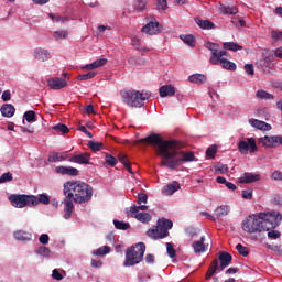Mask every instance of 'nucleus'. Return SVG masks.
<instances>
[{
  "label": "nucleus",
  "instance_id": "nucleus-42",
  "mask_svg": "<svg viewBox=\"0 0 282 282\" xmlns=\"http://www.w3.org/2000/svg\"><path fill=\"white\" fill-rule=\"evenodd\" d=\"M105 160L109 166H116L118 164V159L111 154H106Z\"/></svg>",
  "mask_w": 282,
  "mask_h": 282
},
{
  "label": "nucleus",
  "instance_id": "nucleus-39",
  "mask_svg": "<svg viewBox=\"0 0 282 282\" xmlns=\"http://www.w3.org/2000/svg\"><path fill=\"white\" fill-rule=\"evenodd\" d=\"M36 254H40L41 257H50L52 254V251L48 247H40L36 249Z\"/></svg>",
  "mask_w": 282,
  "mask_h": 282
},
{
  "label": "nucleus",
  "instance_id": "nucleus-40",
  "mask_svg": "<svg viewBox=\"0 0 282 282\" xmlns=\"http://www.w3.org/2000/svg\"><path fill=\"white\" fill-rule=\"evenodd\" d=\"M98 73L96 72H89L87 74L79 75L77 77V80H91V78H96Z\"/></svg>",
  "mask_w": 282,
  "mask_h": 282
},
{
  "label": "nucleus",
  "instance_id": "nucleus-45",
  "mask_svg": "<svg viewBox=\"0 0 282 282\" xmlns=\"http://www.w3.org/2000/svg\"><path fill=\"white\" fill-rule=\"evenodd\" d=\"M67 35H68L67 31L62 30V31H55L53 36L55 41H62V39H67Z\"/></svg>",
  "mask_w": 282,
  "mask_h": 282
},
{
  "label": "nucleus",
  "instance_id": "nucleus-33",
  "mask_svg": "<svg viewBox=\"0 0 282 282\" xmlns=\"http://www.w3.org/2000/svg\"><path fill=\"white\" fill-rule=\"evenodd\" d=\"M0 111L4 118H12L14 116L17 109L14 107H1Z\"/></svg>",
  "mask_w": 282,
  "mask_h": 282
},
{
  "label": "nucleus",
  "instance_id": "nucleus-44",
  "mask_svg": "<svg viewBox=\"0 0 282 282\" xmlns=\"http://www.w3.org/2000/svg\"><path fill=\"white\" fill-rule=\"evenodd\" d=\"M88 147L91 149V151H100L104 147L102 142H96V141H89Z\"/></svg>",
  "mask_w": 282,
  "mask_h": 282
},
{
  "label": "nucleus",
  "instance_id": "nucleus-19",
  "mask_svg": "<svg viewBox=\"0 0 282 282\" xmlns=\"http://www.w3.org/2000/svg\"><path fill=\"white\" fill-rule=\"evenodd\" d=\"M180 188H181L180 183L177 181H174V182L163 186L162 194L166 195V196H171L174 193H177V191H180Z\"/></svg>",
  "mask_w": 282,
  "mask_h": 282
},
{
  "label": "nucleus",
  "instance_id": "nucleus-51",
  "mask_svg": "<svg viewBox=\"0 0 282 282\" xmlns=\"http://www.w3.org/2000/svg\"><path fill=\"white\" fill-rule=\"evenodd\" d=\"M268 237H269V239H280L281 238V232L279 230L270 229L268 231Z\"/></svg>",
  "mask_w": 282,
  "mask_h": 282
},
{
  "label": "nucleus",
  "instance_id": "nucleus-6",
  "mask_svg": "<svg viewBox=\"0 0 282 282\" xmlns=\"http://www.w3.org/2000/svg\"><path fill=\"white\" fill-rule=\"evenodd\" d=\"M122 98L126 105L130 107H144V101L151 99V91L126 90L122 93Z\"/></svg>",
  "mask_w": 282,
  "mask_h": 282
},
{
  "label": "nucleus",
  "instance_id": "nucleus-52",
  "mask_svg": "<svg viewBox=\"0 0 282 282\" xmlns=\"http://www.w3.org/2000/svg\"><path fill=\"white\" fill-rule=\"evenodd\" d=\"M147 8V2L144 0H137L134 2V10H144Z\"/></svg>",
  "mask_w": 282,
  "mask_h": 282
},
{
  "label": "nucleus",
  "instance_id": "nucleus-37",
  "mask_svg": "<svg viewBox=\"0 0 282 282\" xmlns=\"http://www.w3.org/2000/svg\"><path fill=\"white\" fill-rule=\"evenodd\" d=\"M24 119L26 122H36V112L34 110H29L24 113Z\"/></svg>",
  "mask_w": 282,
  "mask_h": 282
},
{
  "label": "nucleus",
  "instance_id": "nucleus-3",
  "mask_svg": "<svg viewBox=\"0 0 282 282\" xmlns=\"http://www.w3.org/2000/svg\"><path fill=\"white\" fill-rule=\"evenodd\" d=\"M282 214L279 212H263L257 213L248 216L242 223L241 228L245 232L249 235H254V232H265L269 230H274L281 225Z\"/></svg>",
  "mask_w": 282,
  "mask_h": 282
},
{
  "label": "nucleus",
  "instance_id": "nucleus-11",
  "mask_svg": "<svg viewBox=\"0 0 282 282\" xmlns=\"http://www.w3.org/2000/svg\"><path fill=\"white\" fill-rule=\"evenodd\" d=\"M259 147L264 149H276L279 147V135H264L258 139Z\"/></svg>",
  "mask_w": 282,
  "mask_h": 282
},
{
  "label": "nucleus",
  "instance_id": "nucleus-32",
  "mask_svg": "<svg viewBox=\"0 0 282 282\" xmlns=\"http://www.w3.org/2000/svg\"><path fill=\"white\" fill-rule=\"evenodd\" d=\"M109 252H111V247L102 246L99 249L95 250L93 254H95V257H105V254H109Z\"/></svg>",
  "mask_w": 282,
  "mask_h": 282
},
{
  "label": "nucleus",
  "instance_id": "nucleus-59",
  "mask_svg": "<svg viewBox=\"0 0 282 282\" xmlns=\"http://www.w3.org/2000/svg\"><path fill=\"white\" fill-rule=\"evenodd\" d=\"M107 63H108L107 58H105V57L104 58H99V59L95 61V66L98 69V67H105V65H107Z\"/></svg>",
  "mask_w": 282,
  "mask_h": 282
},
{
  "label": "nucleus",
  "instance_id": "nucleus-36",
  "mask_svg": "<svg viewBox=\"0 0 282 282\" xmlns=\"http://www.w3.org/2000/svg\"><path fill=\"white\" fill-rule=\"evenodd\" d=\"M217 270H219V260L214 259L208 268L207 273L208 274H213V276H215V273L217 272Z\"/></svg>",
  "mask_w": 282,
  "mask_h": 282
},
{
  "label": "nucleus",
  "instance_id": "nucleus-2",
  "mask_svg": "<svg viewBox=\"0 0 282 282\" xmlns=\"http://www.w3.org/2000/svg\"><path fill=\"white\" fill-rule=\"evenodd\" d=\"M64 219H72L75 204H89L94 197V187L83 181H67L63 185Z\"/></svg>",
  "mask_w": 282,
  "mask_h": 282
},
{
  "label": "nucleus",
  "instance_id": "nucleus-28",
  "mask_svg": "<svg viewBox=\"0 0 282 282\" xmlns=\"http://www.w3.org/2000/svg\"><path fill=\"white\" fill-rule=\"evenodd\" d=\"M181 41L185 43V45H188L189 47H195V36L192 34H182L180 35Z\"/></svg>",
  "mask_w": 282,
  "mask_h": 282
},
{
  "label": "nucleus",
  "instance_id": "nucleus-49",
  "mask_svg": "<svg viewBox=\"0 0 282 282\" xmlns=\"http://www.w3.org/2000/svg\"><path fill=\"white\" fill-rule=\"evenodd\" d=\"M225 14H237L239 10L235 6L224 7Z\"/></svg>",
  "mask_w": 282,
  "mask_h": 282
},
{
  "label": "nucleus",
  "instance_id": "nucleus-53",
  "mask_svg": "<svg viewBox=\"0 0 282 282\" xmlns=\"http://www.w3.org/2000/svg\"><path fill=\"white\" fill-rule=\"evenodd\" d=\"M40 243L47 246L50 243V236L47 234H42L39 238Z\"/></svg>",
  "mask_w": 282,
  "mask_h": 282
},
{
  "label": "nucleus",
  "instance_id": "nucleus-55",
  "mask_svg": "<svg viewBox=\"0 0 282 282\" xmlns=\"http://www.w3.org/2000/svg\"><path fill=\"white\" fill-rule=\"evenodd\" d=\"M252 193H253L252 188L243 189L242 194H241L242 198L243 199H252Z\"/></svg>",
  "mask_w": 282,
  "mask_h": 282
},
{
  "label": "nucleus",
  "instance_id": "nucleus-29",
  "mask_svg": "<svg viewBox=\"0 0 282 282\" xmlns=\"http://www.w3.org/2000/svg\"><path fill=\"white\" fill-rule=\"evenodd\" d=\"M228 213H230V206H228V205H220L219 207H217L215 209V215L217 217H226V215H228Z\"/></svg>",
  "mask_w": 282,
  "mask_h": 282
},
{
  "label": "nucleus",
  "instance_id": "nucleus-63",
  "mask_svg": "<svg viewBox=\"0 0 282 282\" xmlns=\"http://www.w3.org/2000/svg\"><path fill=\"white\" fill-rule=\"evenodd\" d=\"M272 251L275 252V254H279V257L282 256V246H274V248H272Z\"/></svg>",
  "mask_w": 282,
  "mask_h": 282
},
{
  "label": "nucleus",
  "instance_id": "nucleus-1",
  "mask_svg": "<svg viewBox=\"0 0 282 282\" xmlns=\"http://www.w3.org/2000/svg\"><path fill=\"white\" fill-rule=\"evenodd\" d=\"M151 144L159 158H161V166H166L171 171H176L178 166L186 162H195V153L180 151L182 142L176 140H164L162 135L152 133L143 139L133 141V145Z\"/></svg>",
  "mask_w": 282,
  "mask_h": 282
},
{
  "label": "nucleus",
  "instance_id": "nucleus-13",
  "mask_svg": "<svg viewBox=\"0 0 282 282\" xmlns=\"http://www.w3.org/2000/svg\"><path fill=\"white\" fill-rule=\"evenodd\" d=\"M55 173L58 175H68L69 177H78L80 171L76 167L59 165L55 167Z\"/></svg>",
  "mask_w": 282,
  "mask_h": 282
},
{
  "label": "nucleus",
  "instance_id": "nucleus-7",
  "mask_svg": "<svg viewBox=\"0 0 282 282\" xmlns=\"http://www.w3.org/2000/svg\"><path fill=\"white\" fill-rule=\"evenodd\" d=\"M173 228V220L171 219H159L156 223V227L152 229H148L145 235L150 237V239H166L169 237V230Z\"/></svg>",
  "mask_w": 282,
  "mask_h": 282
},
{
  "label": "nucleus",
  "instance_id": "nucleus-64",
  "mask_svg": "<svg viewBox=\"0 0 282 282\" xmlns=\"http://www.w3.org/2000/svg\"><path fill=\"white\" fill-rule=\"evenodd\" d=\"M274 56H275L276 58H282V46L275 48V51H274Z\"/></svg>",
  "mask_w": 282,
  "mask_h": 282
},
{
  "label": "nucleus",
  "instance_id": "nucleus-48",
  "mask_svg": "<svg viewBox=\"0 0 282 282\" xmlns=\"http://www.w3.org/2000/svg\"><path fill=\"white\" fill-rule=\"evenodd\" d=\"M50 19H52V21L54 23H65V21H67V18L65 17H62V15H54L52 13H50Z\"/></svg>",
  "mask_w": 282,
  "mask_h": 282
},
{
  "label": "nucleus",
  "instance_id": "nucleus-30",
  "mask_svg": "<svg viewBox=\"0 0 282 282\" xmlns=\"http://www.w3.org/2000/svg\"><path fill=\"white\" fill-rule=\"evenodd\" d=\"M132 45L139 52H149V48L142 46V41L138 36L132 37Z\"/></svg>",
  "mask_w": 282,
  "mask_h": 282
},
{
  "label": "nucleus",
  "instance_id": "nucleus-31",
  "mask_svg": "<svg viewBox=\"0 0 282 282\" xmlns=\"http://www.w3.org/2000/svg\"><path fill=\"white\" fill-rule=\"evenodd\" d=\"M113 226L117 230H129L131 225L129 223H124L122 220H113Z\"/></svg>",
  "mask_w": 282,
  "mask_h": 282
},
{
  "label": "nucleus",
  "instance_id": "nucleus-24",
  "mask_svg": "<svg viewBox=\"0 0 282 282\" xmlns=\"http://www.w3.org/2000/svg\"><path fill=\"white\" fill-rule=\"evenodd\" d=\"M35 58L36 61H41L42 63H45V61H50V51L37 48L35 50Z\"/></svg>",
  "mask_w": 282,
  "mask_h": 282
},
{
  "label": "nucleus",
  "instance_id": "nucleus-34",
  "mask_svg": "<svg viewBox=\"0 0 282 282\" xmlns=\"http://www.w3.org/2000/svg\"><path fill=\"white\" fill-rule=\"evenodd\" d=\"M257 98H259V100H272L274 98V96L265 90H258L256 93Z\"/></svg>",
  "mask_w": 282,
  "mask_h": 282
},
{
  "label": "nucleus",
  "instance_id": "nucleus-5",
  "mask_svg": "<svg viewBox=\"0 0 282 282\" xmlns=\"http://www.w3.org/2000/svg\"><path fill=\"white\" fill-rule=\"evenodd\" d=\"M144 252H147V245L144 242H139L132 246L126 251V260L123 262L124 268L131 265H138L144 259Z\"/></svg>",
  "mask_w": 282,
  "mask_h": 282
},
{
  "label": "nucleus",
  "instance_id": "nucleus-4",
  "mask_svg": "<svg viewBox=\"0 0 282 282\" xmlns=\"http://www.w3.org/2000/svg\"><path fill=\"white\" fill-rule=\"evenodd\" d=\"M205 47L212 52V56L209 58V63L212 65H220L223 69H227L228 72L237 70V64L224 57L228 56V52H226V50H219V44L207 42L205 43Z\"/></svg>",
  "mask_w": 282,
  "mask_h": 282
},
{
  "label": "nucleus",
  "instance_id": "nucleus-21",
  "mask_svg": "<svg viewBox=\"0 0 282 282\" xmlns=\"http://www.w3.org/2000/svg\"><path fill=\"white\" fill-rule=\"evenodd\" d=\"M159 94L161 98H166L169 96H173L175 94V86L173 85H164L159 89Z\"/></svg>",
  "mask_w": 282,
  "mask_h": 282
},
{
  "label": "nucleus",
  "instance_id": "nucleus-61",
  "mask_svg": "<svg viewBox=\"0 0 282 282\" xmlns=\"http://www.w3.org/2000/svg\"><path fill=\"white\" fill-rule=\"evenodd\" d=\"M158 8L160 10H166L169 8L166 0H158Z\"/></svg>",
  "mask_w": 282,
  "mask_h": 282
},
{
  "label": "nucleus",
  "instance_id": "nucleus-47",
  "mask_svg": "<svg viewBox=\"0 0 282 282\" xmlns=\"http://www.w3.org/2000/svg\"><path fill=\"white\" fill-rule=\"evenodd\" d=\"M12 180H13L12 173L10 172L3 173L0 176V184H6V182H12Z\"/></svg>",
  "mask_w": 282,
  "mask_h": 282
},
{
  "label": "nucleus",
  "instance_id": "nucleus-14",
  "mask_svg": "<svg viewBox=\"0 0 282 282\" xmlns=\"http://www.w3.org/2000/svg\"><path fill=\"white\" fill-rule=\"evenodd\" d=\"M218 259L220 261V265H218L219 272H224L232 263V256L226 251H220Z\"/></svg>",
  "mask_w": 282,
  "mask_h": 282
},
{
  "label": "nucleus",
  "instance_id": "nucleus-56",
  "mask_svg": "<svg viewBox=\"0 0 282 282\" xmlns=\"http://www.w3.org/2000/svg\"><path fill=\"white\" fill-rule=\"evenodd\" d=\"M245 72H246L249 76H254V65H252V64H246V65H245Z\"/></svg>",
  "mask_w": 282,
  "mask_h": 282
},
{
  "label": "nucleus",
  "instance_id": "nucleus-10",
  "mask_svg": "<svg viewBox=\"0 0 282 282\" xmlns=\"http://www.w3.org/2000/svg\"><path fill=\"white\" fill-rule=\"evenodd\" d=\"M238 150L243 155H247L248 151L250 153H257L259 151V148L257 147V140L254 138H248L247 141H240L238 143Z\"/></svg>",
  "mask_w": 282,
  "mask_h": 282
},
{
  "label": "nucleus",
  "instance_id": "nucleus-23",
  "mask_svg": "<svg viewBox=\"0 0 282 282\" xmlns=\"http://www.w3.org/2000/svg\"><path fill=\"white\" fill-rule=\"evenodd\" d=\"M14 239L18 241H31L32 240V234L24 231V230H18L13 234Z\"/></svg>",
  "mask_w": 282,
  "mask_h": 282
},
{
  "label": "nucleus",
  "instance_id": "nucleus-15",
  "mask_svg": "<svg viewBox=\"0 0 282 282\" xmlns=\"http://www.w3.org/2000/svg\"><path fill=\"white\" fill-rule=\"evenodd\" d=\"M91 160V154L88 152L79 153L73 155L68 159V162H73L74 164H89Z\"/></svg>",
  "mask_w": 282,
  "mask_h": 282
},
{
  "label": "nucleus",
  "instance_id": "nucleus-50",
  "mask_svg": "<svg viewBox=\"0 0 282 282\" xmlns=\"http://www.w3.org/2000/svg\"><path fill=\"white\" fill-rule=\"evenodd\" d=\"M147 202H149V196L144 193H140L138 195V204L139 206H142V204H147Z\"/></svg>",
  "mask_w": 282,
  "mask_h": 282
},
{
  "label": "nucleus",
  "instance_id": "nucleus-60",
  "mask_svg": "<svg viewBox=\"0 0 282 282\" xmlns=\"http://www.w3.org/2000/svg\"><path fill=\"white\" fill-rule=\"evenodd\" d=\"M3 102H8L12 98V94H10V90H4L1 96Z\"/></svg>",
  "mask_w": 282,
  "mask_h": 282
},
{
  "label": "nucleus",
  "instance_id": "nucleus-26",
  "mask_svg": "<svg viewBox=\"0 0 282 282\" xmlns=\"http://www.w3.org/2000/svg\"><path fill=\"white\" fill-rule=\"evenodd\" d=\"M189 83H194L195 85H204L207 78L204 74H193L188 77Z\"/></svg>",
  "mask_w": 282,
  "mask_h": 282
},
{
  "label": "nucleus",
  "instance_id": "nucleus-12",
  "mask_svg": "<svg viewBox=\"0 0 282 282\" xmlns=\"http://www.w3.org/2000/svg\"><path fill=\"white\" fill-rule=\"evenodd\" d=\"M141 32L153 36L154 34H160L162 32V28L160 26V22L154 20V21H151L150 23L145 24L141 29Z\"/></svg>",
  "mask_w": 282,
  "mask_h": 282
},
{
  "label": "nucleus",
  "instance_id": "nucleus-57",
  "mask_svg": "<svg viewBox=\"0 0 282 282\" xmlns=\"http://www.w3.org/2000/svg\"><path fill=\"white\" fill-rule=\"evenodd\" d=\"M52 278H53L55 281H63V274H61V272L58 271V269H54V270H53Z\"/></svg>",
  "mask_w": 282,
  "mask_h": 282
},
{
  "label": "nucleus",
  "instance_id": "nucleus-16",
  "mask_svg": "<svg viewBox=\"0 0 282 282\" xmlns=\"http://www.w3.org/2000/svg\"><path fill=\"white\" fill-rule=\"evenodd\" d=\"M261 180V175L246 172L239 177V183L240 184H252L254 182H259Z\"/></svg>",
  "mask_w": 282,
  "mask_h": 282
},
{
  "label": "nucleus",
  "instance_id": "nucleus-18",
  "mask_svg": "<svg viewBox=\"0 0 282 282\" xmlns=\"http://www.w3.org/2000/svg\"><path fill=\"white\" fill-rule=\"evenodd\" d=\"M47 85L51 89H64L67 85V80L62 79L61 77H52L47 80Z\"/></svg>",
  "mask_w": 282,
  "mask_h": 282
},
{
  "label": "nucleus",
  "instance_id": "nucleus-8",
  "mask_svg": "<svg viewBox=\"0 0 282 282\" xmlns=\"http://www.w3.org/2000/svg\"><path fill=\"white\" fill-rule=\"evenodd\" d=\"M9 202L14 208H25V206H36V196L25 194H11Z\"/></svg>",
  "mask_w": 282,
  "mask_h": 282
},
{
  "label": "nucleus",
  "instance_id": "nucleus-62",
  "mask_svg": "<svg viewBox=\"0 0 282 282\" xmlns=\"http://www.w3.org/2000/svg\"><path fill=\"white\" fill-rule=\"evenodd\" d=\"M271 177L272 180H282V172L274 171Z\"/></svg>",
  "mask_w": 282,
  "mask_h": 282
},
{
  "label": "nucleus",
  "instance_id": "nucleus-58",
  "mask_svg": "<svg viewBox=\"0 0 282 282\" xmlns=\"http://www.w3.org/2000/svg\"><path fill=\"white\" fill-rule=\"evenodd\" d=\"M118 158H119V162H121L123 166L131 164V162H129V159L127 158L126 154H119Z\"/></svg>",
  "mask_w": 282,
  "mask_h": 282
},
{
  "label": "nucleus",
  "instance_id": "nucleus-41",
  "mask_svg": "<svg viewBox=\"0 0 282 282\" xmlns=\"http://www.w3.org/2000/svg\"><path fill=\"white\" fill-rule=\"evenodd\" d=\"M236 250L241 254V257H248L250 254V251H248V247H243V245L238 243L236 246Z\"/></svg>",
  "mask_w": 282,
  "mask_h": 282
},
{
  "label": "nucleus",
  "instance_id": "nucleus-9",
  "mask_svg": "<svg viewBox=\"0 0 282 282\" xmlns=\"http://www.w3.org/2000/svg\"><path fill=\"white\" fill-rule=\"evenodd\" d=\"M140 210H149V206L147 205H133L130 207L129 214L131 217L137 219L138 221H141V224H149L151 221L152 217L149 213H140Z\"/></svg>",
  "mask_w": 282,
  "mask_h": 282
},
{
  "label": "nucleus",
  "instance_id": "nucleus-27",
  "mask_svg": "<svg viewBox=\"0 0 282 282\" xmlns=\"http://www.w3.org/2000/svg\"><path fill=\"white\" fill-rule=\"evenodd\" d=\"M223 47L225 50H228L229 52H239V51L243 50V46H241L235 42H225L223 44Z\"/></svg>",
  "mask_w": 282,
  "mask_h": 282
},
{
  "label": "nucleus",
  "instance_id": "nucleus-20",
  "mask_svg": "<svg viewBox=\"0 0 282 282\" xmlns=\"http://www.w3.org/2000/svg\"><path fill=\"white\" fill-rule=\"evenodd\" d=\"M204 241H206V237L202 236L199 240H196L192 243V247L194 248V252L196 254H202V252H206V250L208 249Z\"/></svg>",
  "mask_w": 282,
  "mask_h": 282
},
{
  "label": "nucleus",
  "instance_id": "nucleus-43",
  "mask_svg": "<svg viewBox=\"0 0 282 282\" xmlns=\"http://www.w3.org/2000/svg\"><path fill=\"white\" fill-rule=\"evenodd\" d=\"M166 252L170 257V259H175L176 257V251L175 248L173 247V245L171 242H166Z\"/></svg>",
  "mask_w": 282,
  "mask_h": 282
},
{
  "label": "nucleus",
  "instance_id": "nucleus-22",
  "mask_svg": "<svg viewBox=\"0 0 282 282\" xmlns=\"http://www.w3.org/2000/svg\"><path fill=\"white\" fill-rule=\"evenodd\" d=\"M195 23L200 28V30H215V23L210 20H202L199 18L195 19Z\"/></svg>",
  "mask_w": 282,
  "mask_h": 282
},
{
  "label": "nucleus",
  "instance_id": "nucleus-25",
  "mask_svg": "<svg viewBox=\"0 0 282 282\" xmlns=\"http://www.w3.org/2000/svg\"><path fill=\"white\" fill-rule=\"evenodd\" d=\"M67 160V152H53L48 155V162H65Z\"/></svg>",
  "mask_w": 282,
  "mask_h": 282
},
{
  "label": "nucleus",
  "instance_id": "nucleus-54",
  "mask_svg": "<svg viewBox=\"0 0 282 282\" xmlns=\"http://www.w3.org/2000/svg\"><path fill=\"white\" fill-rule=\"evenodd\" d=\"M271 39L273 41H282V31H271Z\"/></svg>",
  "mask_w": 282,
  "mask_h": 282
},
{
  "label": "nucleus",
  "instance_id": "nucleus-17",
  "mask_svg": "<svg viewBox=\"0 0 282 282\" xmlns=\"http://www.w3.org/2000/svg\"><path fill=\"white\" fill-rule=\"evenodd\" d=\"M249 124L259 131H272V126L258 119H249Z\"/></svg>",
  "mask_w": 282,
  "mask_h": 282
},
{
  "label": "nucleus",
  "instance_id": "nucleus-35",
  "mask_svg": "<svg viewBox=\"0 0 282 282\" xmlns=\"http://www.w3.org/2000/svg\"><path fill=\"white\" fill-rule=\"evenodd\" d=\"M35 206H39V204L47 206V204H50V196L47 194H40L39 198L35 196Z\"/></svg>",
  "mask_w": 282,
  "mask_h": 282
},
{
  "label": "nucleus",
  "instance_id": "nucleus-38",
  "mask_svg": "<svg viewBox=\"0 0 282 282\" xmlns=\"http://www.w3.org/2000/svg\"><path fill=\"white\" fill-rule=\"evenodd\" d=\"M53 130L56 131L57 133H69V128H67V126L63 123H58L54 126Z\"/></svg>",
  "mask_w": 282,
  "mask_h": 282
},
{
  "label": "nucleus",
  "instance_id": "nucleus-46",
  "mask_svg": "<svg viewBox=\"0 0 282 282\" xmlns=\"http://www.w3.org/2000/svg\"><path fill=\"white\" fill-rule=\"evenodd\" d=\"M217 153V145H210L206 150L207 158H210L212 160H215V154Z\"/></svg>",
  "mask_w": 282,
  "mask_h": 282
}]
</instances>
